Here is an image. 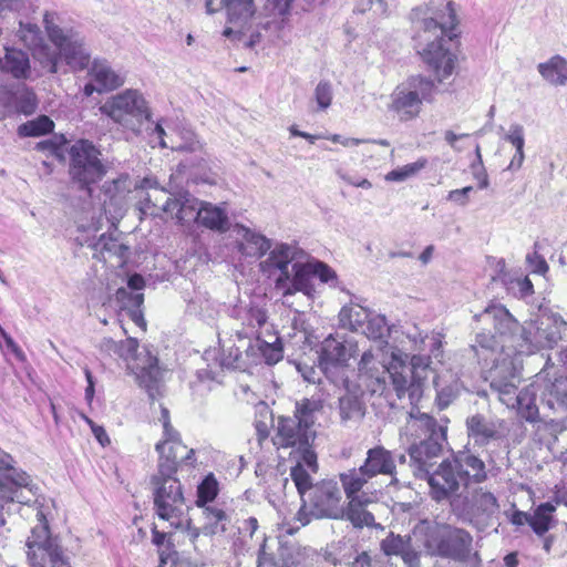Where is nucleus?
Wrapping results in <instances>:
<instances>
[{
	"label": "nucleus",
	"mask_w": 567,
	"mask_h": 567,
	"mask_svg": "<svg viewBox=\"0 0 567 567\" xmlns=\"http://www.w3.org/2000/svg\"><path fill=\"white\" fill-rule=\"evenodd\" d=\"M197 216V224L207 229L225 233L229 228V218L225 204L214 205L208 202H203Z\"/></svg>",
	"instance_id": "34"
},
{
	"label": "nucleus",
	"mask_w": 567,
	"mask_h": 567,
	"mask_svg": "<svg viewBox=\"0 0 567 567\" xmlns=\"http://www.w3.org/2000/svg\"><path fill=\"white\" fill-rule=\"evenodd\" d=\"M371 312L363 307H343L340 311V321L352 331H362Z\"/></svg>",
	"instance_id": "47"
},
{
	"label": "nucleus",
	"mask_w": 567,
	"mask_h": 567,
	"mask_svg": "<svg viewBox=\"0 0 567 567\" xmlns=\"http://www.w3.org/2000/svg\"><path fill=\"white\" fill-rule=\"evenodd\" d=\"M498 502L494 494L480 489L474 494L471 506L464 509V512L488 518L498 512Z\"/></svg>",
	"instance_id": "42"
},
{
	"label": "nucleus",
	"mask_w": 567,
	"mask_h": 567,
	"mask_svg": "<svg viewBox=\"0 0 567 567\" xmlns=\"http://www.w3.org/2000/svg\"><path fill=\"white\" fill-rule=\"evenodd\" d=\"M218 482L213 473H209L204 477L197 487V501L196 505L204 508L213 503L218 495Z\"/></svg>",
	"instance_id": "49"
},
{
	"label": "nucleus",
	"mask_w": 567,
	"mask_h": 567,
	"mask_svg": "<svg viewBox=\"0 0 567 567\" xmlns=\"http://www.w3.org/2000/svg\"><path fill=\"white\" fill-rule=\"evenodd\" d=\"M491 388L507 408L517 403V388L520 382L519 362L516 358H504L502 363L489 368Z\"/></svg>",
	"instance_id": "18"
},
{
	"label": "nucleus",
	"mask_w": 567,
	"mask_h": 567,
	"mask_svg": "<svg viewBox=\"0 0 567 567\" xmlns=\"http://www.w3.org/2000/svg\"><path fill=\"white\" fill-rule=\"evenodd\" d=\"M138 341L135 338H127L126 340L117 342L116 357L125 361L133 360L128 368L136 375V380L148 394V398L154 401L162 395L163 386V371L158 367V360L146 353L143 359L136 357Z\"/></svg>",
	"instance_id": "13"
},
{
	"label": "nucleus",
	"mask_w": 567,
	"mask_h": 567,
	"mask_svg": "<svg viewBox=\"0 0 567 567\" xmlns=\"http://www.w3.org/2000/svg\"><path fill=\"white\" fill-rule=\"evenodd\" d=\"M555 512L556 505L551 502L542 503L534 508L533 514H530L529 526L536 535L544 536L555 526Z\"/></svg>",
	"instance_id": "39"
},
{
	"label": "nucleus",
	"mask_w": 567,
	"mask_h": 567,
	"mask_svg": "<svg viewBox=\"0 0 567 567\" xmlns=\"http://www.w3.org/2000/svg\"><path fill=\"white\" fill-rule=\"evenodd\" d=\"M0 502L2 507L14 502L39 504V488L28 473L16 467L14 458L0 449Z\"/></svg>",
	"instance_id": "12"
},
{
	"label": "nucleus",
	"mask_w": 567,
	"mask_h": 567,
	"mask_svg": "<svg viewBox=\"0 0 567 567\" xmlns=\"http://www.w3.org/2000/svg\"><path fill=\"white\" fill-rule=\"evenodd\" d=\"M287 21V16L271 12L269 17L257 25V30L249 35L245 45L248 48H255L262 40H266L269 43H275L277 40L282 38Z\"/></svg>",
	"instance_id": "29"
},
{
	"label": "nucleus",
	"mask_w": 567,
	"mask_h": 567,
	"mask_svg": "<svg viewBox=\"0 0 567 567\" xmlns=\"http://www.w3.org/2000/svg\"><path fill=\"white\" fill-rule=\"evenodd\" d=\"M204 524L202 526L203 535L215 536L221 535L228 530L230 517L226 511L215 504L204 506L203 508Z\"/></svg>",
	"instance_id": "36"
},
{
	"label": "nucleus",
	"mask_w": 567,
	"mask_h": 567,
	"mask_svg": "<svg viewBox=\"0 0 567 567\" xmlns=\"http://www.w3.org/2000/svg\"><path fill=\"white\" fill-rule=\"evenodd\" d=\"M370 502L371 499L367 493H361L360 497L348 498L343 518L350 520L354 527L373 525L374 516L365 509Z\"/></svg>",
	"instance_id": "38"
},
{
	"label": "nucleus",
	"mask_w": 567,
	"mask_h": 567,
	"mask_svg": "<svg viewBox=\"0 0 567 567\" xmlns=\"http://www.w3.org/2000/svg\"><path fill=\"white\" fill-rule=\"evenodd\" d=\"M152 543L157 547L159 560L162 565H166L167 561L176 555L174 536L172 532L158 530L154 524L152 529Z\"/></svg>",
	"instance_id": "44"
},
{
	"label": "nucleus",
	"mask_w": 567,
	"mask_h": 567,
	"mask_svg": "<svg viewBox=\"0 0 567 567\" xmlns=\"http://www.w3.org/2000/svg\"><path fill=\"white\" fill-rule=\"evenodd\" d=\"M537 71L550 85H567V60L559 54H555L547 61L539 63Z\"/></svg>",
	"instance_id": "37"
},
{
	"label": "nucleus",
	"mask_w": 567,
	"mask_h": 567,
	"mask_svg": "<svg viewBox=\"0 0 567 567\" xmlns=\"http://www.w3.org/2000/svg\"><path fill=\"white\" fill-rule=\"evenodd\" d=\"M535 250L526 256V262L533 274L545 275L549 267L547 261L537 251L538 244L534 245Z\"/></svg>",
	"instance_id": "61"
},
{
	"label": "nucleus",
	"mask_w": 567,
	"mask_h": 567,
	"mask_svg": "<svg viewBox=\"0 0 567 567\" xmlns=\"http://www.w3.org/2000/svg\"><path fill=\"white\" fill-rule=\"evenodd\" d=\"M258 528V520L255 517H249L241 522L238 526L240 537L234 542L236 550L244 551L250 548L249 540L252 539L254 534Z\"/></svg>",
	"instance_id": "54"
},
{
	"label": "nucleus",
	"mask_w": 567,
	"mask_h": 567,
	"mask_svg": "<svg viewBox=\"0 0 567 567\" xmlns=\"http://www.w3.org/2000/svg\"><path fill=\"white\" fill-rule=\"evenodd\" d=\"M476 319L484 324L493 322L501 336L512 337L513 348L518 354L551 349L567 336V322L559 313L548 309H540L535 319L520 326L505 306L489 303Z\"/></svg>",
	"instance_id": "5"
},
{
	"label": "nucleus",
	"mask_w": 567,
	"mask_h": 567,
	"mask_svg": "<svg viewBox=\"0 0 567 567\" xmlns=\"http://www.w3.org/2000/svg\"><path fill=\"white\" fill-rule=\"evenodd\" d=\"M37 99L33 93L27 92L17 96L16 100V111L17 113H22L24 115H30L37 110Z\"/></svg>",
	"instance_id": "62"
},
{
	"label": "nucleus",
	"mask_w": 567,
	"mask_h": 567,
	"mask_svg": "<svg viewBox=\"0 0 567 567\" xmlns=\"http://www.w3.org/2000/svg\"><path fill=\"white\" fill-rule=\"evenodd\" d=\"M371 477L360 466L359 468H351L340 474V481L347 498H355L361 496L362 487L368 483Z\"/></svg>",
	"instance_id": "43"
},
{
	"label": "nucleus",
	"mask_w": 567,
	"mask_h": 567,
	"mask_svg": "<svg viewBox=\"0 0 567 567\" xmlns=\"http://www.w3.org/2000/svg\"><path fill=\"white\" fill-rule=\"evenodd\" d=\"M385 353L378 349L365 351L358 367L359 385L371 394H385L390 386L399 399L408 394L411 404L416 402L422 394L423 380L426 378L431 358L427 355H413L411 365L391 351V361L385 362Z\"/></svg>",
	"instance_id": "3"
},
{
	"label": "nucleus",
	"mask_w": 567,
	"mask_h": 567,
	"mask_svg": "<svg viewBox=\"0 0 567 567\" xmlns=\"http://www.w3.org/2000/svg\"><path fill=\"white\" fill-rule=\"evenodd\" d=\"M90 75L97 85L96 92L99 93L116 90L125 82V76L112 69L106 61L95 60L91 66Z\"/></svg>",
	"instance_id": "33"
},
{
	"label": "nucleus",
	"mask_w": 567,
	"mask_h": 567,
	"mask_svg": "<svg viewBox=\"0 0 567 567\" xmlns=\"http://www.w3.org/2000/svg\"><path fill=\"white\" fill-rule=\"evenodd\" d=\"M548 362L549 359H547L545 368L535 375V381L518 392L515 408L519 415L528 422H535L538 417L536 405L538 392H540L542 403L549 409L567 410V378L555 377L551 381Z\"/></svg>",
	"instance_id": "7"
},
{
	"label": "nucleus",
	"mask_w": 567,
	"mask_h": 567,
	"mask_svg": "<svg viewBox=\"0 0 567 567\" xmlns=\"http://www.w3.org/2000/svg\"><path fill=\"white\" fill-rule=\"evenodd\" d=\"M504 140L515 147V154L513 155L507 169L516 172L523 166L525 159V130L523 125L517 123L512 124L505 134Z\"/></svg>",
	"instance_id": "40"
},
{
	"label": "nucleus",
	"mask_w": 567,
	"mask_h": 567,
	"mask_svg": "<svg viewBox=\"0 0 567 567\" xmlns=\"http://www.w3.org/2000/svg\"><path fill=\"white\" fill-rule=\"evenodd\" d=\"M422 545L430 556L452 559L454 561H471L478 566L481 558L473 550V537L463 529L451 525H435L427 527Z\"/></svg>",
	"instance_id": "8"
},
{
	"label": "nucleus",
	"mask_w": 567,
	"mask_h": 567,
	"mask_svg": "<svg viewBox=\"0 0 567 567\" xmlns=\"http://www.w3.org/2000/svg\"><path fill=\"white\" fill-rule=\"evenodd\" d=\"M223 8L226 9L228 22L239 28L247 25L257 11L254 0H206L208 13H215Z\"/></svg>",
	"instance_id": "25"
},
{
	"label": "nucleus",
	"mask_w": 567,
	"mask_h": 567,
	"mask_svg": "<svg viewBox=\"0 0 567 567\" xmlns=\"http://www.w3.org/2000/svg\"><path fill=\"white\" fill-rule=\"evenodd\" d=\"M233 231L237 250L245 258L260 259L271 248L270 239L244 225L236 224Z\"/></svg>",
	"instance_id": "23"
},
{
	"label": "nucleus",
	"mask_w": 567,
	"mask_h": 567,
	"mask_svg": "<svg viewBox=\"0 0 567 567\" xmlns=\"http://www.w3.org/2000/svg\"><path fill=\"white\" fill-rule=\"evenodd\" d=\"M260 357L268 365L278 363L284 357V348L279 336L269 328L265 329V333L257 336L255 340Z\"/></svg>",
	"instance_id": "35"
},
{
	"label": "nucleus",
	"mask_w": 567,
	"mask_h": 567,
	"mask_svg": "<svg viewBox=\"0 0 567 567\" xmlns=\"http://www.w3.org/2000/svg\"><path fill=\"white\" fill-rule=\"evenodd\" d=\"M130 193V178L127 175H120L117 178L106 181L102 186V207L105 215L115 218L122 215L126 197Z\"/></svg>",
	"instance_id": "26"
},
{
	"label": "nucleus",
	"mask_w": 567,
	"mask_h": 567,
	"mask_svg": "<svg viewBox=\"0 0 567 567\" xmlns=\"http://www.w3.org/2000/svg\"><path fill=\"white\" fill-rule=\"evenodd\" d=\"M295 462L291 466L290 477L301 496L305 498L306 493H310L315 486L312 475L318 472V462L316 452H306V454L290 456Z\"/></svg>",
	"instance_id": "27"
},
{
	"label": "nucleus",
	"mask_w": 567,
	"mask_h": 567,
	"mask_svg": "<svg viewBox=\"0 0 567 567\" xmlns=\"http://www.w3.org/2000/svg\"><path fill=\"white\" fill-rule=\"evenodd\" d=\"M410 21L417 53L442 82L452 75L456 63V55L446 47L456 37L453 2L431 0L425 7L412 9Z\"/></svg>",
	"instance_id": "2"
},
{
	"label": "nucleus",
	"mask_w": 567,
	"mask_h": 567,
	"mask_svg": "<svg viewBox=\"0 0 567 567\" xmlns=\"http://www.w3.org/2000/svg\"><path fill=\"white\" fill-rule=\"evenodd\" d=\"M502 281L507 286L508 292L513 293L515 297L526 298L534 292L533 284L528 277L511 279L509 281L503 277Z\"/></svg>",
	"instance_id": "57"
},
{
	"label": "nucleus",
	"mask_w": 567,
	"mask_h": 567,
	"mask_svg": "<svg viewBox=\"0 0 567 567\" xmlns=\"http://www.w3.org/2000/svg\"><path fill=\"white\" fill-rule=\"evenodd\" d=\"M54 128L53 121L47 115H40L34 120L28 121L18 127V134L21 137H35L45 135Z\"/></svg>",
	"instance_id": "48"
},
{
	"label": "nucleus",
	"mask_w": 567,
	"mask_h": 567,
	"mask_svg": "<svg viewBox=\"0 0 567 567\" xmlns=\"http://www.w3.org/2000/svg\"><path fill=\"white\" fill-rule=\"evenodd\" d=\"M116 301L121 305L122 310L130 308H141L144 302L142 292H134L126 287H121L115 293Z\"/></svg>",
	"instance_id": "56"
},
{
	"label": "nucleus",
	"mask_w": 567,
	"mask_h": 567,
	"mask_svg": "<svg viewBox=\"0 0 567 567\" xmlns=\"http://www.w3.org/2000/svg\"><path fill=\"white\" fill-rule=\"evenodd\" d=\"M401 558L408 567H420V554L412 548L410 543L401 554Z\"/></svg>",
	"instance_id": "64"
},
{
	"label": "nucleus",
	"mask_w": 567,
	"mask_h": 567,
	"mask_svg": "<svg viewBox=\"0 0 567 567\" xmlns=\"http://www.w3.org/2000/svg\"><path fill=\"white\" fill-rule=\"evenodd\" d=\"M316 433L312 429L298 421L293 416H280L277 424V433L274 443L279 449L291 447L290 456L315 452L312 442Z\"/></svg>",
	"instance_id": "15"
},
{
	"label": "nucleus",
	"mask_w": 567,
	"mask_h": 567,
	"mask_svg": "<svg viewBox=\"0 0 567 567\" xmlns=\"http://www.w3.org/2000/svg\"><path fill=\"white\" fill-rule=\"evenodd\" d=\"M348 360V350L344 343L332 336H329L321 343L319 352V369L326 375L331 369H341Z\"/></svg>",
	"instance_id": "31"
},
{
	"label": "nucleus",
	"mask_w": 567,
	"mask_h": 567,
	"mask_svg": "<svg viewBox=\"0 0 567 567\" xmlns=\"http://www.w3.org/2000/svg\"><path fill=\"white\" fill-rule=\"evenodd\" d=\"M302 254V250L292 244L280 243L269 250V256L260 261V271L270 279L281 278L289 271V265Z\"/></svg>",
	"instance_id": "21"
},
{
	"label": "nucleus",
	"mask_w": 567,
	"mask_h": 567,
	"mask_svg": "<svg viewBox=\"0 0 567 567\" xmlns=\"http://www.w3.org/2000/svg\"><path fill=\"white\" fill-rule=\"evenodd\" d=\"M69 156L71 181L91 196L92 185L99 183L106 174V167L101 159V151L93 142L79 140L71 145Z\"/></svg>",
	"instance_id": "11"
},
{
	"label": "nucleus",
	"mask_w": 567,
	"mask_h": 567,
	"mask_svg": "<svg viewBox=\"0 0 567 567\" xmlns=\"http://www.w3.org/2000/svg\"><path fill=\"white\" fill-rule=\"evenodd\" d=\"M292 275L285 272L281 278L275 279V287L281 291L284 296H291L296 292H303L310 295L313 289L311 278L313 277L310 261L305 264L295 262L292 265Z\"/></svg>",
	"instance_id": "24"
},
{
	"label": "nucleus",
	"mask_w": 567,
	"mask_h": 567,
	"mask_svg": "<svg viewBox=\"0 0 567 567\" xmlns=\"http://www.w3.org/2000/svg\"><path fill=\"white\" fill-rule=\"evenodd\" d=\"M54 12H45L43 24L50 42L43 43L40 28L32 23H20V38L33 51L34 60L47 73L61 71L63 62L73 71L84 70L90 64L91 54L85 45L84 38L71 27H61L56 23Z\"/></svg>",
	"instance_id": "4"
},
{
	"label": "nucleus",
	"mask_w": 567,
	"mask_h": 567,
	"mask_svg": "<svg viewBox=\"0 0 567 567\" xmlns=\"http://www.w3.org/2000/svg\"><path fill=\"white\" fill-rule=\"evenodd\" d=\"M308 502L316 517L332 519H343L344 517L342 493L334 480H322L316 483L308 494Z\"/></svg>",
	"instance_id": "17"
},
{
	"label": "nucleus",
	"mask_w": 567,
	"mask_h": 567,
	"mask_svg": "<svg viewBox=\"0 0 567 567\" xmlns=\"http://www.w3.org/2000/svg\"><path fill=\"white\" fill-rule=\"evenodd\" d=\"M339 414L342 422L359 421L364 415L361 400L353 394H346L339 399Z\"/></svg>",
	"instance_id": "45"
},
{
	"label": "nucleus",
	"mask_w": 567,
	"mask_h": 567,
	"mask_svg": "<svg viewBox=\"0 0 567 567\" xmlns=\"http://www.w3.org/2000/svg\"><path fill=\"white\" fill-rule=\"evenodd\" d=\"M474 315V320L482 326V331L476 333L475 341L471 344V351L473 355L476 358L477 363L483 367H488L491 363L495 365L497 363H502L504 357L501 358L503 350L505 348L504 341L507 340L509 342V347H513L514 339L509 336H501L494 327L493 322L484 324L483 322L476 319ZM505 358H511L509 354H506Z\"/></svg>",
	"instance_id": "16"
},
{
	"label": "nucleus",
	"mask_w": 567,
	"mask_h": 567,
	"mask_svg": "<svg viewBox=\"0 0 567 567\" xmlns=\"http://www.w3.org/2000/svg\"><path fill=\"white\" fill-rule=\"evenodd\" d=\"M361 466L371 478L379 474L393 476L396 467L393 454L383 446L370 449Z\"/></svg>",
	"instance_id": "32"
},
{
	"label": "nucleus",
	"mask_w": 567,
	"mask_h": 567,
	"mask_svg": "<svg viewBox=\"0 0 567 567\" xmlns=\"http://www.w3.org/2000/svg\"><path fill=\"white\" fill-rule=\"evenodd\" d=\"M315 99L320 110H326L332 101L331 84L327 81H320L315 90Z\"/></svg>",
	"instance_id": "60"
},
{
	"label": "nucleus",
	"mask_w": 567,
	"mask_h": 567,
	"mask_svg": "<svg viewBox=\"0 0 567 567\" xmlns=\"http://www.w3.org/2000/svg\"><path fill=\"white\" fill-rule=\"evenodd\" d=\"M233 317L241 324V329L236 332L239 339L252 336L257 338L258 334L265 333L261 331L262 328H268L266 310L252 305L236 307L233 310Z\"/></svg>",
	"instance_id": "28"
},
{
	"label": "nucleus",
	"mask_w": 567,
	"mask_h": 567,
	"mask_svg": "<svg viewBox=\"0 0 567 567\" xmlns=\"http://www.w3.org/2000/svg\"><path fill=\"white\" fill-rule=\"evenodd\" d=\"M0 71L16 80H31L29 54L20 49L4 48V55L0 56Z\"/></svg>",
	"instance_id": "30"
},
{
	"label": "nucleus",
	"mask_w": 567,
	"mask_h": 567,
	"mask_svg": "<svg viewBox=\"0 0 567 567\" xmlns=\"http://www.w3.org/2000/svg\"><path fill=\"white\" fill-rule=\"evenodd\" d=\"M409 540H405L400 535L391 534L384 538L381 543V549L386 556H401L405 547L409 545Z\"/></svg>",
	"instance_id": "59"
},
{
	"label": "nucleus",
	"mask_w": 567,
	"mask_h": 567,
	"mask_svg": "<svg viewBox=\"0 0 567 567\" xmlns=\"http://www.w3.org/2000/svg\"><path fill=\"white\" fill-rule=\"evenodd\" d=\"M310 267L313 276L318 277L321 282L329 284L334 287L338 282V277L336 271L329 267L327 264L320 260H311Z\"/></svg>",
	"instance_id": "58"
},
{
	"label": "nucleus",
	"mask_w": 567,
	"mask_h": 567,
	"mask_svg": "<svg viewBox=\"0 0 567 567\" xmlns=\"http://www.w3.org/2000/svg\"><path fill=\"white\" fill-rule=\"evenodd\" d=\"M39 524L28 537V558L32 567H71L63 556L58 539L50 536L45 513H35Z\"/></svg>",
	"instance_id": "14"
},
{
	"label": "nucleus",
	"mask_w": 567,
	"mask_h": 567,
	"mask_svg": "<svg viewBox=\"0 0 567 567\" xmlns=\"http://www.w3.org/2000/svg\"><path fill=\"white\" fill-rule=\"evenodd\" d=\"M436 91L433 80L423 75H412L394 89L389 109L400 121H412L420 115L423 102L434 101Z\"/></svg>",
	"instance_id": "9"
},
{
	"label": "nucleus",
	"mask_w": 567,
	"mask_h": 567,
	"mask_svg": "<svg viewBox=\"0 0 567 567\" xmlns=\"http://www.w3.org/2000/svg\"><path fill=\"white\" fill-rule=\"evenodd\" d=\"M203 200L197 199L189 192H179L175 195L166 196L161 205L162 212L174 215L177 223L188 225L197 223L199 209Z\"/></svg>",
	"instance_id": "22"
},
{
	"label": "nucleus",
	"mask_w": 567,
	"mask_h": 567,
	"mask_svg": "<svg viewBox=\"0 0 567 567\" xmlns=\"http://www.w3.org/2000/svg\"><path fill=\"white\" fill-rule=\"evenodd\" d=\"M102 252H109L116 256L120 262L123 264L128 258L130 247L121 243L117 238L102 235L96 244Z\"/></svg>",
	"instance_id": "50"
},
{
	"label": "nucleus",
	"mask_w": 567,
	"mask_h": 567,
	"mask_svg": "<svg viewBox=\"0 0 567 567\" xmlns=\"http://www.w3.org/2000/svg\"><path fill=\"white\" fill-rule=\"evenodd\" d=\"M323 404L320 399H303L296 404L293 417H298V421L312 429L317 420V414L321 412Z\"/></svg>",
	"instance_id": "46"
},
{
	"label": "nucleus",
	"mask_w": 567,
	"mask_h": 567,
	"mask_svg": "<svg viewBox=\"0 0 567 567\" xmlns=\"http://www.w3.org/2000/svg\"><path fill=\"white\" fill-rule=\"evenodd\" d=\"M100 112L117 126L125 141L148 137L150 143L157 142L162 148H167L166 132L159 122L152 120L150 104L138 90L126 89L110 96Z\"/></svg>",
	"instance_id": "6"
},
{
	"label": "nucleus",
	"mask_w": 567,
	"mask_h": 567,
	"mask_svg": "<svg viewBox=\"0 0 567 567\" xmlns=\"http://www.w3.org/2000/svg\"><path fill=\"white\" fill-rule=\"evenodd\" d=\"M408 427L421 431L424 439L409 447L410 466L416 477L426 480L433 499L441 502L457 495L470 482L482 483L487 474L484 462L470 451H460L451 460L443 461L431 471L436 458L447 444V426L440 424L426 413L412 411Z\"/></svg>",
	"instance_id": "1"
},
{
	"label": "nucleus",
	"mask_w": 567,
	"mask_h": 567,
	"mask_svg": "<svg viewBox=\"0 0 567 567\" xmlns=\"http://www.w3.org/2000/svg\"><path fill=\"white\" fill-rule=\"evenodd\" d=\"M466 430L474 446L480 447L503 442L508 432L504 420L486 417L483 414L467 417Z\"/></svg>",
	"instance_id": "19"
},
{
	"label": "nucleus",
	"mask_w": 567,
	"mask_h": 567,
	"mask_svg": "<svg viewBox=\"0 0 567 567\" xmlns=\"http://www.w3.org/2000/svg\"><path fill=\"white\" fill-rule=\"evenodd\" d=\"M176 140H172L167 147L177 152L203 153V144L198 141L196 134L188 127L176 126L172 134Z\"/></svg>",
	"instance_id": "41"
},
{
	"label": "nucleus",
	"mask_w": 567,
	"mask_h": 567,
	"mask_svg": "<svg viewBox=\"0 0 567 567\" xmlns=\"http://www.w3.org/2000/svg\"><path fill=\"white\" fill-rule=\"evenodd\" d=\"M155 450L158 453L161 473H176L178 468L179 454L186 450L182 442L181 434L172 424L163 426V439L156 443Z\"/></svg>",
	"instance_id": "20"
},
{
	"label": "nucleus",
	"mask_w": 567,
	"mask_h": 567,
	"mask_svg": "<svg viewBox=\"0 0 567 567\" xmlns=\"http://www.w3.org/2000/svg\"><path fill=\"white\" fill-rule=\"evenodd\" d=\"M176 473H161L153 476L154 509L157 517L165 520L174 529L184 527V517H187L182 484L175 477Z\"/></svg>",
	"instance_id": "10"
},
{
	"label": "nucleus",
	"mask_w": 567,
	"mask_h": 567,
	"mask_svg": "<svg viewBox=\"0 0 567 567\" xmlns=\"http://www.w3.org/2000/svg\"><path fill=\"white\" fill-rule=\"evenodd\" d=\"M362 332L370 339L381 340L388 337L390 328L384 316L371 313Z\"/></svg>",
	"instance_id": "51"
},
{
	"label": "nucleus",
	"mask_w": 567,
	"mask_h": 567,
	"mask_svg": "<svg viewBox=\"0 0 567 567\" xmlns=\"http://www.w3.org/2000/svg\"><path fill=\"white\" fill-rule=\"evenodd\" d=\"M16 100L17 95L10 91L0 92V104L2 110H0V118H4L16 113Z\"/></svg>",
	"instance_id": "63"
},
{
	"label": "nucleus",
	"mask_w": 567,
	"mask_h": 567,
	"mask_svg": "<svg viewBox=\"0 0 567 567\" xmlns=\"http://www.w3.org/2000/svg\"><path fill=\"white\" fill-rule=\"evenodd\" d=\"M436 390V402L441 410L450 405V403L458 395L460 385L456 380L450 384L443 385L441 378L434 380Z\"/></svg>",
	"instance_id": "52"
},
{
	"label": "nucleus",
	"mask_w": 567,
	"mask_h": 567,
	"mask_svg": "<svg viewBox=\"0 0 567 567\" xmlns=\"http://www.w3.org/2000/svg\"><path fill=\"white\" fill-rule=\"evenodd\" d=\"M266 545L262 544L259 548L257 567H291L295 563L291 557H288V548L280 549V559H276L265 550Z\"/></svg>",
	"instance_id": "55"
},
{
	"label": "nucleus",
	"mask_w": 567,
	"mask_h": 567,
	"mask_svg": "<svg viewBox=\"0 0 567 567\" xmlns=\"http://www.w3.org/2000/svg\"><path fill=\"white\" fill-rule=\"evenodd\" d=\"M427 164L426 158H419L414 163H410L398 167L385 175V179L389 182H403L414 175H416L421 169H423Z\"/></svg>",
	"instance_id": "53"
}]
</instances>
